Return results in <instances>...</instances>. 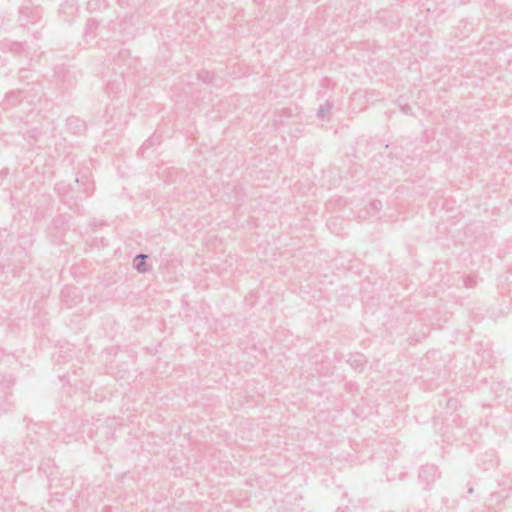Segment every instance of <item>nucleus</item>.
<instances>
[{
  "label": "nucleus",
  "mask_w": 512,
  "mask_h": 512,
  "mask_svg": "<svg viewBox=\"0 0 512 512\" xmlns=\"http://www.w3.org/2000/svg\"><path fill=\"white\" fill-rule=\"evenodd\" d=\"M112 74L107 79V93L116 96L126 87L127 82L135 79L140 66L138 58L132 57L127 49H120L112 59Z\"/></svg>",
  "instance_id": "obj_1"
},
{
  "label": "nucleus",
  "mask_w": 512,
  "mask_h": 512,
  "mask_svg": "<svg viewBox=\"0 0 512 512\" xmlns=\"http://www.w3.org/2000/svg\"><path fill=\"white\" fill-rule=\"evenodd\" d=\"M54 82L61 92H65L75 83V77L64 65H57L54 68Z\"/></svg>",
  "instance_id": "obj_2"
},
{
  "label": "nucleus",
  "mask_w": 512,
  "mask_h": 512,
  "mask_svg": "<svg viewBox=\"0 0 512 512\" xmlns=\"http://www.w3.org/2000/svg\"><path fill=\"white\" fill-rule=\"evenodd\" d=\"M42 18V10L39 7H21L19 10V21L22 27L28 24H36Z\"/></svg>",
  "instance_id": "obj_3"
},
{
  "label": "nucleus",
  "mask_w": 512,
  "mask_h": 512,
  "mask_svg": "<svg viewBox=\"0 0 512 512\" xmlns=\"http://www.w3.org/2000/svg\"><path fill=\"white\" fill-rule=\"evenodd\" d=\"M133 15L130 16L129 22L125 19L120 21L119 23L116 22H109L106 27L101 28L99 35L102 37L105 35L103 33V29H106L107 31H111L113 34L116 33V26L119 28V38L117 40H124L127 36H129L131 33L129 31V28L133 25L132 23Z\"/></svg>",
  "instance_id": "obj_4"
},
{
  "label": "nucleus",
  "mask_w": 512,
  "mask_h": 512,
  "mask_svg": "<svg viewBox=\"0 0 512 512\" xmlns=\"http://www.w3.org/2000/svg\"><path fill=\"white\" fill-rule=\"evenodd\" d=\"M418 477L427 489L440 477V473L436 465L426 464L420 467Z\"/></svg>",
  "instance_id": "obj_5"
},
{
  "label": "nucleus",
  "mask_w": 512,
  "mask_h": 512,
  "mask_svg": "<svg viewBox=\"0 0 512 512\" xmlns=\"http://www.w3.org/2000/svg\"><path fill=\"white\" fill-rule=\"evenodd\" d=\"M59 14L63 21L71 23L78 14V5L75 1H65L60 5Z\"/></svg>",
  "instance_id": "obj_6"
},
{
  "label": "nucleus",
  "mask_w": 512,
  "mask_h": 512,
  "mask_svg": "<svg viewBox=\"0 0 512 512\" xmlns=\"http://www.w3.org/2000/svg\"><path fill=\"white\" fill-rule=\"evenodd\" d=\"M23 93L24 91L20 89L11 90L6 93L3 100V108L9 109L18 106L24 98Z\"/></svg>",
  "instance_id": "obj_7"
},
{
  "label": "nucleus",
  "mask_w": 512,
  "mask_h": 512,
  "mask_svg": "<svg viewBox=\"0 0 512 512\" xmlns=\"http://www.w3.org/2000/svg\"><path fill=\"white\" fill-rule=\"evenodd\" d=\"M61 298L67 307L75 306L79 301L78 289L75 287H64L61 290Z\"/></svg>",
  "instance_id": "obj_8"
},
{
  "label": "nucleus",
  "mask_w": 512,
  "mask_h": 512,
  "mask_svg": "<svg viewBox=\"0 0 512 512\" xmlns=\"http://www.w3.org/2000/svg\"><path fill=\"white\" fill-rule=\"evenodd\" d=\"M2 49L15 56H19L26 52L27 44L25 42L18 41H4L2 43Z\"/></svg>",
  "instance_id": "obj_9"
},
{
  "label": "nucleus",
  "mask_w": 512,
  "mask_h": 512,
  "mask_svg": "<svg viewBox=\"0 0 512 512\" xmlns=\"http://www.w3.org/2000/svg\"><path fill=\"white\" fill-rule=\"evenodd\" d=\"M99 23L95 19H88L83 30V39L86 43L94 40L98 33Z\"/></svg>",
  "instance_id": "obj_10"
},
{
  "label": "nucleus",
  "mask_w": 512,
  "mask_h": 512,
  "mask_svg": "<svg viewBox=\"0 0 512 512\" xmlns=\"http://www.w3.org/2000/svg\"><path fill=\"white\" fill-rule=\"evenodd\" d=\"M147 254H137L133 259V268L141 274L148 271Z\"/></svg>",
  "instance_id": "obj_11"
},
{
  "label": "nucleus",
  "mask_w": 512,
  "mask_h": 512,
  "mask_svg": "<svg viewBox=\"0 0 512 512\" xmlns=\"http://www.w3.org/2000/svg\"><path fill=\"white\" fill-rule=\"evenodd\" d=\"M439 405L443 406L447 409L448 412H455L459 406V401L453 396H449L445 393L442 399L439 400Z\"/></svg>",
  "instance_id": "obj_12"
},
{
  "label": "nucleus",
  "mask_w": 512,
  "mask_h": 512,
  "mask_svg": "<svg viewBox=\"0 0 512 512\" xmlns=\"http://www.w3.org/2000/svg\"><path fill=\"white\" fill-rule=\"evenodd\" d=\"M67 127L74 134H80L85 131V123L77 117H69L67 119Z\"/></svg>",
  "instance_id": "obj_13"
},
{
  "label": "nucleus",
  "mask_w": 512,
  "mask_h": 512,
  "mask_svg": "<svg viewBox=\"0 0 512 512\" xmlns=\"http://www.w3.org/2000/svg\"><path fill=\"white\" fill-rule=\"evenodd\" d=\"M349 364L355 369H362L366 363L365 357L362 354H356L349 358Z\"/></svg>",
  "instance_id": "obj_14"
},
{
  "label": "nucleus",
  "mask_w": 512,
  "mask_h": 512,
  "mask_svg": "<svg viewBox=\"0 0 512 512\" xmlns=\"http://www.w3.org/2000/svg\"><path fill=\"white\" fill-rule=\"evenodd\" d=\"M485 456L487 457V460H484L481 464H478L479 466H482L484 470H488L497 464V458L493 451L486 453Z\"/></svg>",
  "instance_id": "obj_15"
},
{
  "label": "nucleus",
  "mask_w": 512,
  "mask_h": 512,
  "mask_svg": "<svg viewBox=\"0 0 512 512\" xmlns=\"http://www.w3.org/2000/svg\"><path fill=\"white\" fill-rule=\"evenodd\" d=\"M333 108V102L327 100L324 104L320 105L317 111V117L319 119H325Z\"/></svg>",
  "instance_id": "obj_16"
},
{
  "label": "nucleus",
  "mask_w": 512,
  "mask_h": 512,
  "mask_svg": "<svg viewBox=\"0 0 512 512\" xmlns=\"http://www.w3.org/2000/svg\"><path fill=\"white\" fill-rule=\"evenodd\" d=\"M20 134L25 139H33L36 140L41 135V130L37 127L27 128L23 131H20Z\"/></svg>",
  "instance_id": "obj_17"
},
{
  "label": "nucleus",
  "mask_w": 512,
  "mask_h": 512,
  "mask_svg": "<svg viewBox=\"0 0 512 512\" xmlns=\"http://www.w3.org/2000/svg\"><path fill=\"white\" fill-rule=\"evenodd\" d=\"M61 200L63 201L64 204L69 206V208L72 209L73 211H75L77 213L81 212L80 205L74 200V198L72 196L68 197V196L62 195Z\"/></svg>",
  "instance_id": "obj_18"
},
{
  "label": "nucleus",
  "mask_w": 512,
  "mask_h": 512,
  "mask_svg": "<svg viewBox=\"0 0 512 512\" xmlns=\"http://www.w3.org/2000/svg\"><path fill=\"white\" fill-rule=\"evenodd\" d=\"M214 74L208 70H200L197 72V79L203 83L209 84L212 82Z\"/></svg>",
  "instance_id": "obj_19"
},
{
  "label": "nucleus",
  "mask_w": 512,
  "mask_h": 512,
  "mask_svg": "<svg viewBox=\"0 0 512 512\" xmlns=\"http://www.w3.org/2000/svg\"><path fill=\"white\" fill-rule=\"evenodd\" d=\"M158 143L159 137L154 134L142 144V146L140 147V152L144 154L150 147Z\"/></svg>",
  "instance_id": "obj_20"
},
{
  "label": "nucleus",
  "mask_w": 512,
  "mask_h": 512,
  "mask_svg": "<svg viewBox=\"0 0 512 512\" xmlns=\"http://www.w3.org/2000/svg\"><path fill=\"white\" fill-rule=\"evenodd\" d=\"M106 6L105 0H88L87 9L89 11L100 10L101 8Z\"/></svg>",
  "instance_id": "obj_21"
},
{
  "label": "nucleus",
  "mask_w": 512,
  "mask_h": 512,
  "mask_svg": "<svg viewBox=\"0 0 512 512\" xmlns=\"http://www.w3.org/2000/svg\"><path fill=\"white\" fill-rule=\"evenodd\" d=\"M334 85H335V83L331 79H329V78L322 79V81H321L322 89L318 91L319 97H324L325 90L332 89L334 87Z\"/></svg>",
  "instance_id": "obj_22"
},
{
  "label": "nucleus",
  "mask_w": 512,
  "mask_h": 512,
  "mask_svg": "<svg viewBox=\"0 0 512 512\" xmlns=\"http://www.w3.org/2000/svg\"><path fill=\"white\" fill-rule=\"evenodd\" d=\"M369 205H370L371 210H373L374 212H378L382 209V202L377 199L372 200Z\"/></svg>",
  "instance_id": "obj_23"
},
{
  "label": "nucleus",
  "mask_w": 512,
  "mask_h": 512,
  "mask_svg": "<svg viewBox=\"0 0 512 512\" xmlns=\"http://www.w3.org/2000/svg\"><path fill=\"white\" fill-rule=\"evenodd\" d=\"M85 187H84V190L83 192L85 193L86 197L92 195L93 191H94V185L93 183H84Z\"/></svg>",
  "instance_id": "obj_24"
},
{
  "label": "nucleus",
  "mask_w": 512,
  "mask_h": 512,
  "mask_svg": "<svg viewBox=\"0 0 512 512\" xmlns=\"http://www.w3.org/2000/svg\"><path fill=\"white\" fill-rule=\"evenodd\" d=\"M400 109L403 113L407 114V115H411L412 114V108L410 105L408 104H405V105H401L400 106Z\"/></svg>",
  "instance_id": "obj_25"
},
{
  "label": "nucleus",
  "mask_w": 512,
  "mask_h": 512,
  "mask_svg": "<svg viewBox=\"0 0 512 512\" xmlns=\"http://www.w3.org/2000/svg\"><path fill=\"white\" fill-rule=\"evenodd\" d=\"M8 169H2L0 171V185L3 183V181L7 178L8 176Z\"/></svg>",
  "instance_id": "obj_26"
},
{
  "label": "nucleus",
  "mask_w": 512,
  "mask_h": 512,
  "mask_svg": "<svg viewBox=\"0 0 512 512\" xmlns=\"http://www.w3.org/2000/svg\"><path fill=\"white\" fill-rule=\"evenodd\" d=\"M464 284L467 288H471L475 285V281L470 278V277H467L465 280H464Z\"/></svg>",
  "instance_id": "obj_27"
},
{
  "label": "nucleus",
  "mask_w": 512,
  "mask_h": 512,
  "mask_svg": "<svg viewBox=\"0 0 512 512\" xmlns=\"http://www.w3.org/2000/svg\"><path fill=\"white\" fill-rule=\"evenodd\" d=\"M242 190H243V189H242V187H240V186H235V188H234V191H235L237 194H238V193H240V192H242Z\"/></svg>",
  "instance_id": "obj_28"
},
{
  "label": "nucleus",
  "mask_w": 512,
  "mask_h": 512,
  "mask_svg": "<svg viewBox=\"0 0 512 512\" xmlns=\"http://www.w3.org/2000/svg\"><path fill=\"white\" fill-rule=\"evenodd\" d=\"M473 492H474L473 487H470V488L468 489V493H469V494H472Z\"/></svg>",
  "instance_id": "obj_29"
},
{
  "label": "nucleus",
  "mask_w": 512,
  "mask_h": 512,
  "mask_svg": "<svg viewBox=\"0 0 512 512\" xmlns=\"http://www.w3.org/2000/svg\"><path fill=\"white\" fill-rule=\"evenodd\" d=\"M34 36H35L36 38H39V36H40L39 32L34 33Z\"/></svg>",
  "instance_id": "obj_30"
},
{
  "label": "nucleus",
  "mask_w": 512,
  "mask_h": 512,
  "mask_svg": "<svg viewBox=\"0 0 512 512\" xmlns=\"http://www.w3.org/2000/svg\"><path fill=\"white\" fill-rule=\"evenodd\" d=\"M28 421H29V419H28V417L26 416V417L24 418V422L28 423Z\"/></svg>",
  "instance_id": "obj_31"
},
{
  "label": "nucleus",
  "mask_w": 512,
  "mask_h": 512,
  "mask_svg": "<svg viewBox=\"0 0 512 512\" xmlns=\"http://www.w3.org/2000/svg\"><path fill=\"white\" fill-rule=\"evenodd\" d=\"M398 23H394L390 28L396 27Z\"/></svg>",
  "instance_id": "obj_32"
}]
</instances>
